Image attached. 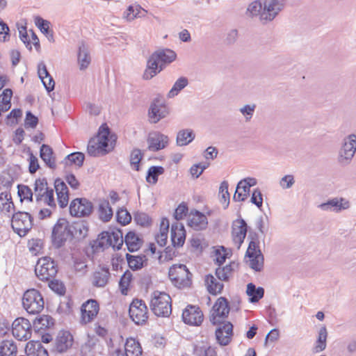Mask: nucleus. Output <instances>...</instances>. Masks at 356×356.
I'll list each match as a JSON object with an SVG mask.
<instances>
[{
	"mask_svg": "<svg viewBox=\"0 0 356 356\" xmlns=\"http://www.w3.org/2000/svg\"><path fill=\"white\" fill-rule=\"evenodd\" d=\"M33 220L30 213L18 210L12 214L11 227L19 237H24L32 229Z\"/></svg>",
	"mask_w": 356,
	"mask_h": 356,
	"instance_id": "obj_4",
	"label": "nucleus"
},
{
	"mask_svg": "<svg viewBox=\"0 0 356 356\" xmlns=\"http://www.w3.org/2000/svg\"><path fill=\"white\" fill-rule=\"evenodd\" d=\"M163 70V66L160 65L157 58H156L154 53H152L147 61L146 68L143 74L144 80H150L154 76Z\"/></svg>",
	"mask_w": 356,
	"mask_h": 356,
	"instance_id": "obj_23",
	"label": "nucleus"
},
{
	"mask_svg": "<svg viewBox=\"0 0 356 356\" xmlns=\"http://www.w3.org/2000/svg\"><path fill=\"white\" fill-rule=\"evenodd\" d=\"M115 218L116 221L122 226H125L131 221V215L124 207H121L118 209Z\"/></svg>",
	"mask_w": 356,
	"mask_h": 356,
	"instance_id": "obj_45",
	"label": "nucleus"
},
{
	"mask_svg": "<svg viewBox=\"0 0 356 356\" xmlns=\"http://www.w3.org/2000/svg\"><path fill=\"white\" fill-rule=\"evenodd\" d=\"M94 206L91 201L86 197H77L70 204L69 211L72 217H88L93 211Z\"/></svg>",
	"mask_w": 356,
	"mask_h": 356,
	"instance_id": "obj_10",
	"label": "nucleus"
},
{
	"mask_svg": "<svg viewBox=\"0 0 356 356\" xmlns=\"http://www.w3.org/2000/svg\"><path fill=\"white\" fill-rule=\"evenodd\" d=\"M43 246L42 240L40 238H31L28 241L29 251L36 254L40 252Z\"/></svg>",
	"mask_w": 356,
	"mask_h": 356,
	"instance_id": "obj_64",
	"label": "nucleus"
},
{
	"mask_svg": "<svg viewBox=\"0 0 356 356\" xmlns=\"http://www.w3.org/2000/svg\"><path fill=\"white\" fill-rule=\"evenodd\" d=\"M72 232L70 229V222L64 218H59L51 229L52 246L55 249L61 248L68 239L72 241Z\"/></svg>",
	"mask_w": 356,
	"mask_h": 356,
	"instance_id": "obj_3",
	"label": "nucleus"
},
{
	"mask_svg": "<svg viewBox=\"0 0 356 356\" xmlns=\"http://www.w3.org/2000/svg\"><path fill=\"white\" fill-rule=\"evenodd\" d=\"M343 198H340V200L335 197L328 200L326 202L321 203L318 207L323 211H333L335 212H340L343 209L349 207V202L346 201L344 204L341 203Z\"/></svg>",
	"mask_w": 356,
	"mask_h": 356,
	"instance_id": "obj_32",
	"label": "nucleus"
},
{
	"mask_svg": "<svg viewBox=\"0 0 356 356\" xmlns=\"http://www.w3.org/2000/svg\"><path fill=\"white\" fill-rule=\"evenodd\" d=\"M188 213V207L186 202H183L180 203L176 208L173 216L175 220H181L186 216Z\"/></svg>",
	"mask_w": 356,
	"mask_h": 356,
	"instance_id": "obj_62",
	"label": "nucleus"
},
{
	"mask_svg": "<svg viewBox=\"0 0 356 356\" xmlns=\"http://www.w3.org/2000/svg\"><path fill=\"white\" fill-rule=\"evenodd\" d=\"M165 172V169L161 165H152L150 166L146 175V181L152 184H156L158 181L159 176Z\"/></svg>",
	"mask_w": 356,
	"mask_h": 356,
	"instance_id": "obj_39",
	"label": "nucleus"
},
{
	"mask_svg": "<svg viewBox=\"0 0 356 356\" xmlns=\"http://www.w3.org/2000/svg\"><path fill=\"white\" fill-rule=\"evenodd\" d=\"M227 248L222 245L218 246L214 251L216 259H214L215 264L221 266L227 258L229 257L231 253L227 252Z\"/></svg>",
	"mask_w": 356,
	"mask_h": 356,
	"instance_id": "obj_48",
	"label": "nucleus"
},
{
	"mask_svg": "<svg viewBox=\"0 0 356 356\" xmlns=\"http://www.w3.org/2000/svg\"><path fill=\"white\" fill-rule=\"evenodd\" d=\"M134 221L143 227H149L152 224V218L146 213L140 211L134 213Z\"/></svg>",
	"mask_w": 356,
	"mask_h": 356,
	"instance_id": "obj_46",
	"label": "nucleus"
},
{
	"mask_svg": "<svg viewBox=\"0 0 356 356\" xmlns=\"http://www.w3.org/2000/svg\"><path fill=\"white\" fill-rule=\"evenodd\" d=\"M35 26L47 37L51 42H54V31L50 29V22L40 16H36L34 19Z\"/></svg>",
	"mask_w": 356,
	"mask_h": 356,
	"instance_id": "obj_35",
	"label": "nucleus"
},
{
	"mask_svg": "<svg viewBox=\"0 0 356 356\" xmlns=\"http://www.w3.org/2000/svg\"><path fill=\"white\" fill-rule=\"evenodd\" d=\"M249 229L246 221L241 217L233 222L232 236L234 241L238 243V248L243 243Z\"/></svg>",
	"mask_w": 356,
	"mask_h": 356,
	"instance_id": "obj_18",
	"label": "nucleus"
},
{
	"mask_svg": "<svg viewBox=\"0 0 356 356\" xmlns=\"http://www.w3.org/2000/svg\"><path fill=\"white\" fill-rule=\"evenodd\" d=\"M257 181L253 177H246L239 181L236 186V189H243V192L248 195H250V188L255 186Z\"/></svg>",
	"mask_w": 356,
	"mask_h": 356,
	"instance_id": "obj_49",
	"label": "nucleus"
},
{
	"mask_svg": "<svg viewBox=\"0 0 356 356\" xmlns=\"http://www.w3.org/2000/svg\"><path fill=\"white\" fill-rule=\"evenodd\" d=\"M109 231H103L98 234L97 238L95 240L90 241V245L92 250V252L95 253L99 248H104L106 245L104 241H106V245H108V237Z\"/></svg>",
	"mask_w": 356,
	"mask_h": 356,
	"instance_id": "obj_41",
	"label": "nucleus"
},
{
	"mask_svg": "<svg viewBox=\"0 0 356 356\" xmlns=\"http://www.w3.org/2000/svg\"><path fill=\"white\" fill-rule=\"evenodd\" d=\"M40 157L48 168L53 170L56 169V157L54 156V152L50 145L42 144L40 146Z\"/></svg>",
	"mask_w": 356,
	"mask_h": 356,
	"instance_id": "obj_28",
	"label": "nucleus"
},
{
	"mask_svg": "<svg viewBox=\"0 0 356 356\" xmlns=\"http://www.w3.org/2000/svg\"><path fill=\"white\" fill-rule=\"evenodd\" d=\"M99 219L104 222H109L113 215V211L107 200L102 201L98 207Z\"/></svg>",
	"mask_w": 356,
	"mask_h": 356,
	"instance_id": "obj_37",
	"label": "nucleus"
},
{
	"mask_svg": "<svg viewBox=\"0 0 356 356\" xmlns=\"http://www.w3.org/2000/svg\"><path fill=\"white\" fill-rule=\"evenodd\" d=\"M132 280V273L130 272V270H126L123 275L121 276L119 281V289L122 295H127Z\"/></svg>",
	"mask_w": 356,
	"mask_h": 356,
	"instance_id": "obj_43",
	"label": "nucleus"
},
{
	"mask_svg": "<svg viewBox=\"0 0 356 356\" xmlns=\"http://www.w3.org/2000/svg\"><path fill=\"white\" fill-rule=\"evenodd\" d=\"M28 154L29 156V172H30V174L33 175L38 170H39L40 164L38 158L33 154V153L29 147H28Z\"/></svg>",
	"mask_w": 356,
	"mask_h": 356,
	"instance_id": "obj_57",
	"label": "nucleus"
},
{
	"mask_svg": "<svg viewBox=\"0 0 356 356\" xmlns=\"http://www.w3.org/2000/svg\"><path fill=\"white\" fill-rule=\"evenodd\" d=\"M19 29V37L21 41L25 44L26 47L29 50H32V46L31 43V40L29 39V36L28 35L26 31V26H21V27L18 26Z\"/></svg>",
	"mask_w": 356,
	"mask_h": 356,
	"instance_id": "obj_63",
	"label": "nucleus"
},
{
	"mask_svg": "<svg viewBox=\"0 0 356 356\" xmlns=\"http://www.w3.org/2000/svg\"><path fill=\"white\" fill-rule=\"evenodd\" d=\"M96 137L103 154H107L114 149L118 136L115 133L111 131L106 123H103L100 125Z\"/></svg>",
	"mask_w": 356,
	"mask_h": 356,
	"instance_id": "obj_8",
	"label": "nucleus"
},
{
	"mask_svg": "<svg viewBox=\"0 0 356 356\" xmlns=\"http://www.w3.org/2000/svg\"><path fill=\"white\" fill-rule=\"evenodd\" d=\"M195 138V134L191 129H184L179 131L177 134L176 144L182 147L190 144Z\"/></svg>",
	"mask_w": 356,
	"mask_h": 356,
	"instance_id": "obj_34",
	"label": "nucleus"
},
{
	"mask_svg": "<svg viewBox=\"0 0 356 356\" xmlns=\"http://www.w3.org/2000/svg\"><path fill=\"white\" fill-rule=\"evenodd\" d=\"M264 289L261 286L256 287L255 284L250 282L247 284L246 293L249 296V302H258L264 296Z\"/></svg>",
	"mask_w": 356,
	"mask_h": 356,
	"instance_id": "obj_36",
	"label": "nucleus"
},
{
	"mask_svg": "<svg viewBox=\"0 0 356 356\" xmlns=\"http://www.w3.org/2000/svg\"><path fill=\"white\" fill-rule=\"evenodd\" d=\"M108 245L113 248L114 250L122 249L124 243L123 232L121 228L114 227L111 232H109L108 237Z\"/></svg>",
	"mask_w": 356,
	"mask_h": 356,
	"instance_id": "obj_31",
	"label": "nucleus"
},
{
	"mask_svg": "<svg viewBox=\"0 0 356 356\" xmlns=\"http://www.w3.org/2000/svg\"><path fill=\"white\" fill-rule=\"evenodd\" d=\"M356 152V135H348L343 139L342 147L339 150L338 161L343 165L350 163Z\"/></svg>",
	"mask_w": 356,
	"mask_h": 356,
	"instance_id": "obj_13",
	"label": "nucleus"
},
{
	"mask_svg": "<svg viewBox=\"0 0 356 356\" xmlns=\"http://www.w3.org/2000/svg\"><path fill=\"white\" fill-rule=\"evenodd\" d=\"M58 263L49 257L39 259L35 268V273L38 279L42 281H49L54 278L58 273Z\"/></svg>",
	"mask_w": 356,
	"mask_h": 356,
	"instance_id": "obj_9",
	"label": "nucleus"
},
{
	"mask_svg": "<svg viewBox=\"0 0 356 356\" xmlns=\"http://www.w3.org/2000/svg\"><path fill=\"white\" fill-rule=\"evenodd\" d=\"M88 154L91 156H98L99 155L104 156L103 152L100 150L98 142H95L94 139L91 138L87 146Z\"/></svg>",
	"mask_w": 356,
	"mask_h": 356,
	"instance_id": "obj_58",
	"label": "nucleus"
},
{
	"mask_svg": "<svg viewBox=\"0 0 356 356\" xmlns=\"http://www.w3.org/2000/svg\"><path fill=\"white\" fill-rule=\"evenodd\" d=\"M181 318L185 324L199 326L203 321L204 315L199 306L188 305L183 310Z\"/></svg>",
	"mask_w": 356,
	"mask_h": 356,
	"instance_id": "obj_16",
	"label": "nucleus"
},
{
	"mask_svg": "<svg viewBox=\"0 0 356 356\" xmlns=\"http://www.w3.org/2000/svg\"><path fill=\"white\" fill-rule=\"evenodd\" d=\"M77 60L81 70H85L91 62V57L88 46L84 41H81L79 44Z\"/></svg>",
	"mask_w": 356,
	"mask_h": 356,
	"instance_id": "obj_26",
	"label": "nucleus"
},
{
	"mask_svg": "<svg viewBox=\"0 0 356 356\" xmlns=\"http://www.w3.org/2000/svg\"><path fill=\"white\" fill-rule=\"evenodd\" d=\"M250 259V267L256 272H260L264 266V260L261 259V256L257 254H251L249 256H245Z\"/></svg>",
	"mask_w": 356,
	"mask_h": 356,
	"instance_id": "obj_54",
	"label": "nucleus"
},
{
	"mask_svg": "<svg viewBox=\"0 0 356 356\" xmlns=\"http://www.w3.org/2000/svg\"><path fill=\"white\" fill-rule=\"evenodd\" d=\"M143 157V154L141 150L138 148H134L130 155V164L134 170L136 171L140 170V162Z\"/></svg>",
	"mask_w": 356,
	"mask_h": 356,
	"instance_id": "obj_47",
	"label": "nucleus"
},
{
	"mask_svg": "<svg viewBox=\"0 0 356 356\" xmlns=\"http://www.w3.org/2000/svg\"><path fill=\"white\" fill-rule=\"evenodd\" d=\"M284 8V0H265L264 5L259 0L249 4L246 13L250 17L260 16L261 21L273 20Z\"/></svg>",
	"mask_w": 356,
	"mask_h": 356,
	"instance_id": "obj_2",
	"label": "nucleus"
},
{
	"mask_svg": "<svg viewBox=\"0 0 356 356\" xmlns=\"http://www.w3.org/2000/svg\"><path fill=\"white\" fill-rule=\"evenodd\" d=\"M124 243L127 250L132 253L138 251L143 246L144 240L135 230L129 231L124 236Z\"/></svg>",
	"mask_w": 356,
	"mask_h": 356,
	"instance_id": "obj_24",
	"label": "nucleus"
},
{
	"mask_svg": "<svg viewBox=\"0 0 356 356\" xmlns=\"http://www.w3.org/2000/svg\"><path fill=\"white\" fill-rule=\"evenodd\" d=\"M125 257L128 264V266L134 271L141 270L147 266L148 259L144 254L138 255H133L129 253L125 254Z\"/></svg>",
	"mask_w": 356,
	"mask_h": 356,
	"instance_id": "obj_27",
	"label": "nucleus"
},
{
	"mask_svg": "<svg viewBox=\"0 0 356 356\" xmlns=\"http://www.w3.org/2000/svg\"><path fill=\"white\" fill-rule=\"evenodd\" d=\"M32 329L38 333L41 330H46L55 325V320L50 315H38L33 320Z\"/></svg>",
	"mask_w": 356,
	"mask_h": 356,
	"instance_id": "obj_29",
	"label": "nucleus"
},
{
	"mask_svg": "<svg viewBox=\"0 0 356 356\" xmlns=\"http://www.w3.org/2000/svg\"><path fill=\"white\" fill-rule=\"evenodd\" d=\"M229 184L227 181L221 182L219 188V194H221L220 202L224 204V209H226L229 204L230 195L228 191Z\"/></svg>",
	"mask_w": 356,
	"mask_h": 356,
	"instance_id": "obj_50",
	"label": "nucleus"
},
{
	"mask_svg": "<svg viewBox=\"0 0 356 356\" xmlns=\"http://www.w3.org/2000/svg\"><path fill=\"white\" fill-rule=\"evenodd\" d=\"M38 122V118L31 111H27L26 112V116L24 119V127L26 128L35 129L37 127Z\"/></svg>",
	"mask_w": 356,
	"mask_h": 356,
	"instance_id": "obj_60",
	"label": "nucleus"
},
{
	"mask_svg": "<svg viewBox=\"0 0 356 356\" xmlns=\"http://www.w3.org/2000/svg\"><path fill=\"white\" fill-rule=\"evenodd\" d=\"M38 74L47 92L53 91L55 88V81L42 61L39 63L38 65Z\"/></svg>",
	"mask_w": 356,
	"mask_h": 356,
	"instance_id": "obj_25",
	"label": "nucleus"
},
{
	"mask_svg": "<svg viewBox=\"0 0 356 356\" xmlns=\"http://www.w3.org/2000/svg\"><path fill=\"white\" fill-rule=\"evenodd\" d=\"M48 286L49 289L57 293L58 295L63 296L65 293L66 288L63 282L53 279L49 280Z\"/></svg>",
	"mask_w": 356,
	"mask_h": 356,
	"instance_id": "obj_53",
	"label": "nucleus"
},
{
	"mask_svg": "<svg viewBox=\"0 0 356 356\" xmlns=\"http://www.w3.org/2000/svg\"><path fill=\"white\" fill-rule=\"evenodd\" d=\"M194 353L197 356H217L216 351L211 347L205 348L204 346H194Z\"/></svg>",
	"mask_w": 356,
	"mask_h": 356,
	"instance_id": "obj_61",
	"label": "nucleus"
},
{
	"mask_svg": "<svg viewBox=\"0 0 356 356\" xmlns=\"http://www.w3.org/2000/svg\"><path fill=\"white\" fill-rule=\"evenodd\" d=\"M190 215L193 217L188 220L187 225L195 231L205 230L208 227V219L204 213L197 209H191Z\"/></svg>",
	"mask_w": 356,
	"mask_h": 356,
	"instance_id": "obj_20",
	"label": "nucleus"
},
{
	"mask_svg": "<svg viewBox=\"0 0 356 356\" xmlns=\"http://www.w3.org/2000/svg\"><path fill=\"white\" fill-rule=\"evenodd\" d=\"M250 202L257 206L259 210H262L261 208L263 205V195L259 188H254L252 191Z\"/></svg>",
	"mask_w": 356,
	"mask_h": 356,
	"instance_id": "obj_59",
	"label": "nucleus"
},
{
	"mask_svg": "<svg viewBox=\"0 0 356 356\" xmlns=\"http://www.w3.org/2000/svg\"><path fill=\"white\" fill-rule=\"evenodd\" d=\"M11 332L15 339L26 341L31 337L32 325L27 318L17 317L11 324Z\"/></svg>",
	"mask_w": 356,
	"mask_h": 356,
	"instance_id": "obj_11",
	"label": "nucleus"
},
{
	"mask_svg": "<svg viewBox=\"0 0 356 356\" xmlns=\"http://www.w3.org/2000/svg\"><path fill=\"white\" fill-rule=\"evenodd\" d=\"M72 232V238L80 241L84 239L88 234L89 223L86 220H79L70 223Z\"/></svg>",
	"mask_w": 356,
	"mask_h": 356,
	"instance_id": "obj_22",
	"label": "nucleus"
},
{
	"mask_svg": "<svg viewBox=\"0 0 356 356\" xmlns=\"http://www.w3.org/2000/svg\"><path fill=\"white\" fill-rule=\"evenodd\" d=\"M22 115V111L20 108L13 109L6 116V122L8 125H14L18 123L19 119Z\"/></svg>",
	"mask_w": 356,
	"mask_h": 356,
	"instance_id": "obj_56",
	"label": "nucleus"
},
{
	"mask_svg": "<svg viewBox=\"0 0 356 356\" xmlns=\"http://www.w3.org/2000/svg\"><path fill=\"white\" fill-rule=\"evenodd\" d=\"M219 282L211 274H208L205 276L204 283L209 294L216 296V289H217Z\"/></svg>",
	"mask_w": 356,
	"mask_h": 356,
	"instance_id": "obj_52",
	"label": "nucleus"
},
{
	"mask_svg": "<svg viewBox=\"0 0 356 356\" xmlns=\"http://www.w3.org/2000/svg\"><path fill=\"white\" fill-rule=\"evenodd\" d=\"M101 271H95L93 273L92 284L95 287H104L110 278L111 273L107 266H99Z\"/></svg>",
	"mask_w": 356,
	"mask_h": 356,
	"instance_id": "obj_30",
	"label": "nucleus"
},
{
	"mask_svg": "<svg viewBox=\"0 0 356 356\" xmlns=\"http://www.w3.org/2000/svg\"><path fill=\"white\" fill-rule=\"evenodd\" d=\"M42 348V345L39 340H31L26 344L24 350L27 355L33 356Z\"/></svg>",
	"mask_w": 356,
	"mask_h": 356,
	"instance_id": "obj_55",
	"label": "nucleus"
},
{
	"mask_svg": "<svg viewBox=\"0 0 356 356\" xmlns=\"http://www.w3.org/2000/svg\"><path fill=\"white\" fill-rule=\"evenodd\" d=\"M169 113V107L160 97H156L152 100L148 109V117L152 123L159 122L166 118Z\"/></svg>",
	"mask_w": 356,
	"mask_h": 356,
	"instance_id": "obj_14",
	"label": "nucleus"
},
{
	"mask_svg": "<svg viewBox=\"0 0 356 356\" xmlns=\"http://www.w3.org/2000/svg\"><path fill=\"white\" fill-rule=\"evenodd\" d=\"M230 312L229 302L227 298H218L212 307L211 314L209 316L210 322L213 325H220L216 330L217 342L222 346H227L232 341L234 334L233 324L229 321H220L218 318H227Z\"/></svg>",
	"mask_w": 356,
	"mask_h": 356,
	"instance_id": "obj_1",
	"label": "nucleus"
},
{
	"mask_svg": "<svg viewBox=\"0 0 356 356\" xmlns=\"http://www.w3.org/2000/svg\"><path fill=\"white\" fill-rule=\"evenodd\" d=\"M156 58H158L160 65L163 66V69L166 65L172 63L177 58L176 53L170 49H162L156 50L154 52Z\"/></svg>",
	"mask_w": 356,
	"mask_h": 356,
	"instance_id": "obj_33",
	"label": "nucleus"
},
{
	"mask_svg": "<svg viewBox=\"0 0 356 356\" xmlns=\"http://www.w3.org/2000/svg\"><path fill=\"white\" fill-rule=\"evenodd\" d=\"M33 191L29 186L24 184L17 185V195L22 203L24 200H27L31 202H33Z\"/></svg>",
	"mask_w": 356,
	"mask_h": 356,
	"instance_id": "obj_44",
	"label": "nucleus"
},
{
	"mask_svg": "<svg viewBox=\"0 0 356 356\" xmlns=\"http://www.w3.org/2000/svg\"><path fill=\"white\" fill-rule=\"evenodd\" d=\"M99 309V303L96 300H88L81 307V321L84 324L91 322L97 315Z\"/></svg>",
	"mask_w": 356,
	"mask_h": 356,
	"instance_id": "obj_19",
	"label": "nucleus"
},
{
	"mask_svg": "<svg viewBox=\"0 0 356 356\" xmlns=\"http://www.w3.org/2000/svg\"><path fill=\"white\" fill-rule=\"evenodd\" d=\"M44 299L40 292L35 289H27L22 298V305L29 314H38L44 309Z\"/></svg>",
	"mask_w": 356,
	"mask_h": 356,
	"instance_id": "obj_6",
	"label": "nucleus"
},
{
	"mask_svg": "<svg viewBox=\"0 0 356 356\" xmlns=\"http://www.w3.org/2000/svg\"><path fill=\"white\" fill-rule=\"evenodd\" d=\"M0 346L3 348L4 356H14L17 354V347L15 343L13 340H3L0 343Z\"/></svg>",
	"mask_w": 356,
	"mask_h": 356,
	"instance_id": "obj_51",
	"label": "nucleus"
},
{
	"mask_svg": "<svg viewBox=\"0 0 356 356\" xmlns=\"http://www.w3.org/2000/svg\"><path fill=\"white\" fill-rule=\"evenodd\" d=\"M74 338L68 330H62L58 332L51 351L55 353H64L73 344Z\"/></svg>",
	"mask_w": 356,
	"mask_h": 356,
	"instance_id": "obj_15",
	"label": "nucleus"
},
{
	"mask_svg": "<svg viewBox=\"0 0 356 356\" xmlns=\"http://www.w3.org/2000/svg\"><path fill=\"white\" fill-rule=\"evenodd\" d=\"M85 160V154L81 152H74L67 155L62 163H64L65 166L76 165L79 168L83 166Z\"/></svg>",
	"mask_w": 356,
	"mask_h": 356,
	"instance_id": "obj_38",
	"label": "nucleus"
},
{
	"mask_svg": "<svg viewBox=\"0 0 356 356\" xmlns=\"http://www.w3.org/2000/svg\"><path fill=\"white\" fill-rule=\"evenodd\" d=\"M192 273L185 264H173L168 270V276L172 284L181 289L192 284Z\"/></svg>",
	"mask_w": 356,
	"mask_h": 356,
	"instance_id": "obj_7",
	"label": "nucleus"
},
{
	"mask_svg": "<svg viewBox=\"0 0 356 356\" xmlns=\"http://www.w3.org/2000/svg\"><path fill=\"white\" fill-rule=\"evenodd\" d=\"M168 137L159 131L149 133L147 139L148 149L152 152L160 151L168 146Z\"/></svg>",
	"mask_w": 356,
	"mask_h": 356,
	"instance_id": "obj_17",
	"label": "nucleus"
},
{
	"mask_svg": "<svg viewBox=\"0 0 356 356\" xmlns=\"http://www.w3.org/2000/svg\"><path fill=\"white\" fill-rule=\"evenodd\" d=\"M124 353L127 356H141L143 349L138 341L131 339L127 341Z\"/></svg>",
	"mask_w": 356,
	"mask_h": 356,
	"instance_id": "obj_40",
	"label": "nucleus"
},
{
	"mask_svg": "<svg viewBox=\"0 0 356 356\" xmlns=\"http://www.w3.org/2000/svg\"><path fill=\"white\" fill-rule=\"evenodd\" d=\"M152 312L159 317H168L172 312L171 298L165 292L155 291L150 301Z\"/></svg>",
	"mask_w": 356,
	"mask_h": 356,
	"instance_id": "obj_5",
	"label": "nucleus"
},
{
	"mask_svg": "<svg viewBox=\"0 0 356 356\" xmlns=\"http://www.w3.org/2000/svg\"><path fill=\"white\" fill-rule=\"evenodd\" d=\"M186 232L182 223L174 222L171 226V243L174 248L182 247L185 243Z\"/></svg>",
	"mask_w": 356,
	"mask_h": 356,
	"instance_id": "obj_21",
	"label": "nucleus"
},
{
	"mask_svg": "<svg viewBox=\"0 0 356 356\" xmlns=\"http://www.w3.org/2000/svg\"><path fill=\"white\" fill-rule=\"evenodd\" d=\"M188 85V79L186 76H180L173 84L168 93V97L172 98L177 96L184 88Z\"/></svg>",
	"mask_w": 356,
	"mask_h": 356,
	"instance_id": "obj_42",
	"label": "nucleus"
},
{
	"mask_svg": "<svg viewBox=\"0 0 356 356\" xmlns=\"http://www.w3.org/2000/svg\"><path fill=\"white\" fill-rule=\"evenodd\" d=\"M129 315L136 325L145 324L147 319V307L144 300L134 299L129 308Z\"/></svg>",
	"mask_w": 356,
	"mask_h": 356,
	"instance_id": "obj_12",
	"label": "nucleus"
}]
</instances>
